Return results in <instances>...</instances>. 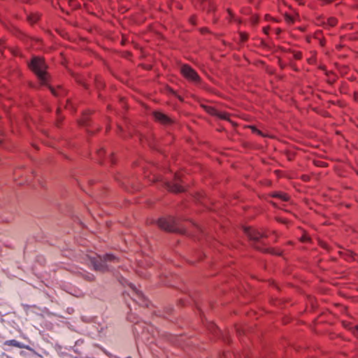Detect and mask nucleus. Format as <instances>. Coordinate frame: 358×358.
<instances>
[{
	"instance_id": "obj_1",
	"label": "nucleus",
	"mask_w": 358,
	"mask_h": 358,
	"mask_svg": "<svg viewBox=\"0 0 358 358\" xmlns=\"http://www.w3.org/2000/svg\"><path fill=\"white\" fill-rule=\"evenodd\" d=\"M29 68L37 75L41 85H47V66L42 58L37 57H33L29 64Z\"/></svg>"
},
{
	"instance_id": "obj_2",
	"label": "nucleus",
	"mask_w": 358,
	"mask_h": 358,
	"mask_svg": "<svg viewBox=\"0 0 358 358\" xmlns=\"http://www.w3.org/2000/svg\"><path fill=\"white\" fill-rule=\"evenodd\" d=\"M117 259L112 255H106L103 257L98 256L91 259V263L94 270L104 272L110 268L111 262H117Z\"/></svg>"
},
{
	"instance_id": "obj_3",
	"label": "nucleus",
	"mask_w": 358,
	"mask_h": 358,
	"mask_svg": "<svg viewBox=\"0 0 358 358\" xmlns=\"http://www.w3.org/2000/svg\"><path fill=\"white\" fill-rule=\"evenodd\" d=\"M158 226L162 229L171 232L185 233V229L180 228L175 218H161L158 220Z\"/></svg>"
},
{
	"instance_id": "obj_4",
	"label": "nucleus",
	"mask_w": 358,
	"mask_h": 358,
	"mask_svg": "<svg viewBox=\"0 0 358 358\" xmlns=\"http://www.w3.org/2000/svg\"><path fill=\"white\" fill-rule=\"evenodd\" d=\"M244 232L248 236V237L252 241H254V247L261 251L263 252H268V249H263L259 244H264L262 242V238L265 237L264 234L258 230L251 229V228H244Z\"/></svg>"
},
{
	"instance_id": "obj_5",
	"label": "nucleus",
	"mask_w": 358,
	"mask_h": 358,
	"mask_svg": "<svg viewBox=\"0 0 358 358\" xmlns=\"http://www.w3.org/2000/svg\"><path fill=\"white\" fill-rule=\"evenodd\" d=\"M180 73L189 81L199 83L200 77L198 73L189 65L184 64L180 66Z\"/></svg>"
},
{
	"instance_id": "obj_6",
	"label": "nucleus",
	"mask_w": 358,
	"mask_h": 358,
	"mask_svg": "<svg viewBox=\"0 0 358 358\" xmlns=\"http://www.w3.org/2000/svg\"><path fill=\"white\" fill-rule=\"evenodd\" d=\"M131 294H129L131 299L141 306H147V301L143 293L139 291L133 284L130 283Z\"/></svg>"
},
{
	"instance_id": "obj_7",
	"label": "nucleus",
	"mask_w": 358,
	"mask_h": 358,
	"mask_svg": "<svg viewBox=\"0 0 358 358\" xmlns=\"http://www.w3.org/2000/svg\"><path fill=\"white\" fill-rule=\"evenodd\" d=\"M180 181V176L179 174L175 175V180L173 182H165L166 187L171 192L178 193L184 191V188L179 184Z\"/></svg>"
},
{
	"instance_id": "obj_8",
	"label": "nucleus",
	"mask_w": 358,
	"mask_h": 358,
	"mask_svg": "<svg viewBox=\"0 0 358 358\" xmlns=\"http://www.w3.org/2000/svg\"><path fill=\"white\" fill-rule=\"evenodd\" d=\"M153 115L155 119L162 124H170L173 122V120L169 117L161 112H154Z\"/></svg>"
},
{
	"instance_id": "obj_9",
	"label": "nucleus",
	"mask_w": 358,
	"mask_h": 358,
	"mask_svg": "<svg viewBox=\"0 0 358 358\" xmlns=\"http://www.w3.org/2000/svg\"><path fill=\"white\" fill-rule=\"evenodd\" d=\"M3 345H8V346H13V347H15V348H24V345L23 343H22L15 339L7 340V341H4Z\"/></svg>"
},
{
	"instance_id": "obj_10",
	"label": "nucleus",
	"mask_w": 358,
	"mask_h": 358,
	"mask_svg": "<svg viewBox=\"0 0 358 358\" xmlns=\"http://www.w3.org/2000/svg\"><path fill=\"white\" fill-rule=\"evenodd\" d=\"M273 196L274 197L279 198L280 199L282 200L283 201H287L289 199V197L287 194H283V193H275Z\"/></svg>"
},
{
	"instance_id": "obj_11",
	"label": "nucleus",
	"mask_w": 358,
	"mask_h": 358,
	"mask_svg": "<svg viewBox=\"0 0 358 358\" xmlns=\"http://www.w3.org/2000/svg\"><path fill=\"white\" fill-rule=\"evenodd\" d=\"M206 111L213 115H218V110H217L215 108L211 107V106H206Z\"/></svg>"
},
{
	"instance_id": "obj_12",
	"label": "nucleus",
	"mask_w": 358,
	"mask_h": 358,
	"mask_svg": "<svg viewBox=\"0 0 358 358\" xmlns=\"http://www.w3.org/2000/svg\"><path fill=\"white\" fill-rule=\"evenodd\" d=\"M28 20L31 23H35L39 20V15L37 14L31 15L28 17Z\"/></svg>"
},
{
	"instance_id": "obj_13",
	"label": "nucleus",
	"mask_w": 358,
	"mask_h": 358,
	"mask_svg": "<svg viewBox=\"0 0 358 358\" xmlns=\"http://www.w3.org/2000/svg\"><path fill=\"white\" fill-rule=\"evenodd\" d=\"M215 116L219 117L221 119L227 120L228 118V115L225 113H222L218 111V115H216Z\"/></svg>"
},
{
	"instance_id": "obj_14",
	"label": "nucleus",
	"mask_w": 358,
	"mask_h": 358,
	"mask_svg": "<svg viewBox=\"0 0 358 358\" xmlns=\"http://www.w3.org/2000/svg\"><path fill=\"white\" fill-rule=\"evenodd\" d=\"M85 278H86V280H87L88 281H92V280H94V275H92V274L87 273V274L85 275Z\"/></svg>"
},
{
	"instance_id": "obj_15",
	"label": "nucleus",
	"mask_w": 358,
	"mask_h": 358,
	"mask_svg": "<svg viewBox=\"0 0 358 358\" xmlns=\"http://www.w3.org/2000/svg\"><path fill=\"white\" fill-rule=\"evenodd\" d=\"M352 333L353 334L358 338V327L356 326L355 327H353L352 329Z\"/></svg>"
},
{
	"instance_id": "obj_16",
	"label": "nucleus",
	"mask_w": 358,
	"mask_h": 358,
	"mask_svg": "<svg viewBox=\"0 0 358 358\" xmlns=\"http://www.w3.org/2000/svg\"><path fill=\"white\" fill-rule=\"evenodd\" d=\"M241 40L243 41H246L247 38H248V36L246 34H241Z\"/></svg>"
},
{
	"instance_id": "obj_17",
	"label": "nucleus",
	"mask_w": 358,
	"mask_h": 358,
	"mask_svg": "<svg viewBox=\"0 0 358 358\" xmlns=\"http://www.w3.org/2000/svg\"><path fill=\"white\" fill-rule=\"evenodd\" d=\"M336 20L334 18L329 20V23L331 26H334L336 24Z\"/></svg>"
},
{
	"instance_id": "obj_18",
	"label": "nucleus",
	"mask_w": 358,
	"mask_h": 358,
	"mask_svg": "<svg viewBox=\"0 0 358 358\" xmlns=\"http://www.w3.org/2000/svg\"><path fill=\"white\" fill-rule=\"evenodd\" d=\"M50 91H51V92L52 93L53 95H55V96H57L58 95L57 91L54 88L50 87Z\"/></svg>"
},
{
	"instance_id": "obj_19",
	"label": "nucleus",
	"mask_w": 358,
	"mask_h": 358,
	"mask_svg": "<svg viewBox=\"0 0 358 358\" xmlns=\"http://www.w3.org/2000/svg\"><path fill=\"white\" fill-rule=\"evenodd\" d=\"M104 152V150H100L98 151L97 154L99 157H101V155Z\"/></svg>"
},
{
	"instance_id": "obj_20",
	"label": "nucleus",
	"mask_w": 358,
	"mask_h": 358,
	"mask_svg": "<svg viewBox=\"0 0 358 358\" xmlns=\"http://www.w3.org/2000/svg\"><path fill=\"white\" fill-rule=\"evenodd\" d=\"M268 29L269 28L268 27H264V31L266 34H268Z\"/></svg>"
},
{
	"instance_id": "obj_21",
	"label": "nucleus",
	"mask_w": 358,
	"mask_h": 358,
	"mask_svg": "<svg viewBox=\"0 0 358 358\" xmlns=\"http://www.w3.org/2000/svg\"><path fill=\"white\" fill-rule=\"evenodd\" d=\"M252 129H253L254 131L258 133L259 134H261V131L257 130V129H255V128L252 127Z\"/></svg>"
},
{
	"instance_id": "obj_22",
	"label": "nucleus",
	"mask_w": 358,
	"mask_h": 358,
	"mask_svg": "<svg viewBox=\"0 0 358 358\" xmlns=\"http://www.w3.org/2000/svg\"><path fill=\"white\" fill-rule=\"evenodd\" d=\"M280 32H281V30H280V29H278L276 30V34H279Z\"/></svg>"
},
{
	"instance_id": "obj_23",
	"label": "nucleus",
	"mask_w": 358,
	"mask_h": 358,
	"mask_svg": "<svg viewBox=\"0 0 358 358\" xmlns=\"http://www.w3.org/2000/svg\"><path fill=\"white\" fill-rule=\"evenodd\" d=\"M297 59H300V56L299 55H296V56Z\"/></svg>"
}]
</instances>
